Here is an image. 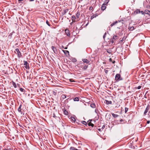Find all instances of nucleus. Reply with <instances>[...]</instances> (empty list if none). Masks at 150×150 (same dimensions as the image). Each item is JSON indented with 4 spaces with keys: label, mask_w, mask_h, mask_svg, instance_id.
<instances>
[{
    "label": "nucleus",
    "mask_w": 150,
    "mask_h": 150,
    "mask_svg": "<svg viewBox=\"0 0 150 150\" xmlns=\"http://www.w3.org/2000/svg\"><path fill=\"white\" fill-rule=\"evenodd\" d=\"M119 38V36L114 35L113 38L110 40V41L111 42L112 44H113L115 41V40H117Z\"/></svg>",
    "instance_id": "f257e3e1"
},
{
    "label": "nucleus",
    "mask_w": 150,
    "mask_h": 150,
    "mask_svg": "<svg viewBox=\"0 0 150 150\" xmlns=\"http://www.w3.org/2000/svg\"><path fill=\"white\" fill-rule=\"evenodd\" d=\"M123 79L121 77L120 75V74H117L115 76V80L117 81H119L122 80Z\"/></svg>",
    "instance_id": "f03ea898"
},
{
    "label": "nucleus",
    "mask_w": 150,
    "mask_h": 150,
    "mask_svg": "<svg viewBox=\"0 0 150 150\" xmlns=\"http://www.w3.org/2000/svg\"><path fill=\"white\" fill-rule=\"evenodd\" d=\"M24 65V67L27 69H30V67L29 66V64L26 61H23Z\"/></svg>",
    "instance_id": "7ed1b4c3"
},
{
    "label": "nucleus",
    "mask_w": 150,
    "mask_h": 150,
    "mask_svg": "<svg viewBox=\"0 0 150 150\" xmlns=\"http://www.w3.org/2000/svg\"><path fill=\"white\" fill-rule=\"evenodd\" d=\"M16 51L17 52V56L18 58H20L22 57V55L21 54L18 49L16 48Z\"/></svg>",
    "instance_id": "20e7f679"
},
{
    "label": "nucleus",
    "mask_w": 150,
    "mask_h": 150,
    "mask_svg": "<svg viewBox=\"0 0 150 150\" xmlns=\"http://www.w3.org/2000/svg\"><path fill=\"white\" fill-rule=\"evenodd\" d=\"M150 109V106L148 105L147 106V107L144 112V115H146V113L149 111V110Z\"/></svg>",
    "instance_id": "39448f33"
},
{
    "label": "nucleus",
    "mask_w": 150,
    "mask_h": 150,
    "mask_svg": "<svg viewBox=\"0 0 150 150\" xmlns=\"http://www.w3.org/2000/svg\"><path fill=\"white\" fill-rule=\"evenodd\" d=\"M52 49L53 50L54 52L57 54L58 53V51L56 47L54 46H52L51 47Z\"/></svg>",
    "instance_id": "423d86ee"
},
{
    "label": "nucleus",
    "mask_w": 150,
    "mask_h": 150,
    "mask_svg": "<svg viewBox=\"0 0 150 150\" xmlns=\"http://www.w3.org/2000/svg\"><path fill=\"white\" fill-rule=\"evenodd\" d=\"M88 65H86L83 64L81 65V67L84 70H86L88 68Z\"/></svg>",
    "instance_id": "0eeeda50"
},
{
    "label": "nucleus",
    "mask_w": 150,
    "mask_h": 150,
    "mask_svg": "<svg viewBox=\"0 0 150 150\" xmlns=\"http://www.w3.org/2000/svg\"><path fill=\"white\" fill-rule=\"evenodd\" d=\"M65 32L66 35L68 36H70V33L69 31V30L67 29H65Z\"/></svg>",
    "instance_id": "6e6552de"
},
{
    "label": "nucleus",
    "mask_w": 150,
    "mask_h": 150,
    "mask_svg": "<svg viewBox=\"0 0 150 150\" xmlns=\"http://www.w3.org/2000/svg\"><path fill=\"white\" fill-rule=\"evenodd\" d=\"M87 124L88 126H91L92 127H93L94 126V125L91 122V121H89V120L88 121Z\"/></svg>",
    "instance_id": "1a4fd4ad"
},
{
    "label": "nucleus",
    "mask_w": 150,
    "mask_h": 150,
    "mask_svg": "<svg viewBox=\"0 0 150 150\" xmlns=\"http://www.w3.org/2000/svg\"><path fill=\"white\" fill-rule=\"evenodd\" d=\"M82 60L84 63L87 64H88L90 62L89 61L86 59H83Z\"/></svg>",
    "instance_id": "9d476101"
},
{
    "label": "nucleus",
    "mask_w": 150,
    "mask_h": 150,
    "mask_svg": "<svg viewBox=\"0 0 150 150\" xmlns=\"http://www.w3.org/2000/svg\"><path fill=\"white\" fill-rule=\"evenodd\" d=\"M106 8V5H104V4H103L102 6L101 7V9L102 10L104 11V10Z\"/></svg>",
    "instance_id": "9b49d317"
},
{
    "label": "nucleus",
    "mask_w": 150,
    "mask_h": 150,
    "mask_svg": "<svg viewBox=\"0 0 150 150\" xmlns=\"http://www.w3.org/2000/svg\"><path fill=\"white\" fill-rule=\"evenodd\" d=\"M140 10L139 9H137L134 11V14H136L139 13H140Z\"/></svg>",
    "instance_id": "f8f14e48"
},
{
    "label": "nucleus",
    "mask_w": 150,
    "mask_h": 150,
    "mask_svg": "<svg viewBox=\"0 0 150 150\" xmlns=\"http://www.w3.org/2000/svg\"><path fill=\"white\" fill-rule=\"evenodd\" d=\"M76 18L74 15L72 16V20L73 22H75V19Z\"/></svg>",
    "instance_id": "ddd939ff"
},
{
    "label": "nucleus",
    "mask_w": 150,
    "mask_h": 150,
    "mask_svg": "<svg viewBox=\"0 0 150 150\" xmlns=\"http://www.w3.org/2000/svg\"><path fill=\"white\" fill-rule=\"evenodd\" d=\"M21 107L22 105L21 104L19 105V107L18 110V112H21V110L22 109H21Z\"/></svg>",
    "instance_id": "4468645a"
},
{
    "label": "nucleus",
    "mask_w": 150,
    "mask_h": 150,
    "mask_svg": "<svg viewBox=\"0 0 150 150\" xmlns=\"http://www.w3.org/2000/svg\"><path fill=\"white\" fill-rule=\"evenodd\" d=\"M111 114H112V116L114 118H116V117H118L119 116V115H118L116 114H115L113 113H111Z\"/></svg>",
    "instance_id": "2eb2a0df"
},
{
    "label": "nucleus",
    "mask_w": 150,
    "mask_h": 150,
    "mask_svg": "<svg viewBox=\"0 0 150 150\" xmlns=\"http://www.w3.org/2000/svg\"><path fill=\"white\" fill-rule=\"evenodd\" d=\"M71 121L72 122H74L76 121L75 118L73 117H71Z\"/></svg>",
    "instance_id": "dca6fc26"
},
{
    "label": "nucleus",
    "mask_w": 150,
    "mask_h": 150,
    "mask_svg": "<svg viewBox=\"0 0 150 150\" xmlns=\"http://www.w3.org/2000/svg\"><path fill=\"white\" fill-rule=\"evenodd\" d=\"M105 101L106 102V103L107 104H112V101H108L107 100H105Z\"/></svg>",
    "instance_id": "f3484780"
},
{
    "label": "nucleus",
    "mask_w": 150,
    "mask_h": 150,
    "mask_svg": "<svg viewBox=\"0 0 150 150\" xmlns=\"http://www.w3.org/2000/svg\"><path fill=\"white\" fill-rule=\"evenodd\" d=\"M126 38V36H124L122 38V40H121L120 42H120H122L124 41H125Z\"/></svg>",
    "instance_id": "a211bd4d"
},
{
    "label": "nucleus",
    "mask_w": 150,
    "mask_h": 150,
    "mask_svg": "<svg viewBox=\"0 0 150 150\" xmlns=\"http://www.w3.org/2000/svg\"><path fill=\"white\" fill-rule=\"evenodd\" d=\"M62 51L64 52V53L65 54H68V55H69V52L67 50H63Z\"/></svg>",
    "instance_id": "6ab92c4d"
},
{
    "label": "nucleus",
    "mask_w": 150,
    "mask_h": 150,
    "mask_svg": "<svg viewBox=\"0 0 150 150\" xmlns=\"http://www.w3.org/2000/svg\"><path fill=\"white\" fill-rule=\"evenodd\" d=\"M97 16H98V15L97 14H94L91 16V19H92L96 17Z\"/></svg>",
    "instance_id": "aec40b11"
},
{
    "label": "nucleus",
    "mask_w": 150,
    "mask_h": 150,
    "mask_svg": "<svg viewBox=\"0 0 150 150\" xmlns=\"http://www.w3.org/2000/svg\"><path fill=\"white\" fill-rule=\"evenodd\" d=\"M91 107L92 108H95L96 107V105L94 103H92L90 105Z\"/></svg>",
    "instance_id": "412c9836"
},
{
    "label": "nucleus",
    "mask_w": 150,
    "mask_h": 150,
    "mask_svg": "<svg viewBox=\"0 0 150 150\" xmlns=\"http://www.w3.org/2000/svg\"><path fill=\"white\" fill-rule=\"evenodd\" d=\"M80 15V13L78 11L77 13L76 14V16L77 18H79V16Z\"/></svg>",
    "instance_id": "4be33fe9"
},
{
    "label": "nucleus",
    "mask_w": 150,
    "mask_h": 150,
    "mask_svg": "<svg viewBox=\"0 0 150 150\" xmlns=\"http://www.w3.org/2000/svg\"><path fill=\"white\" fill-rule=\"evenodd\" d=\"M117 23V21H116L115 22L113 23H112L110 25V26L111 27H112V26H113L115 24Z\"/></svg>",
    "instance_id": "5701e85b"
},
{
    "label": "nucleus",
    "mask_w": 150,
    "mask_h": 150,
    "mask_svg": "<svg viewBox=\"0 0 150 150\" xmlns=\"http://www.w3.org/2000/svg\"><path fill=\"white\" fill-rule=\"evenodd\" d=\"M109 1V0H105V2H104L103 4L106 5L108 4Z\"/></svg>",
    "instance_id": "b1692460"
},
{
    "label": "nucleus",
    "mask_w": 150,
    "mask_h": 150,
    "mask_svg": "<svg viewBox=\"0 0 150 150\" xmlns=\"http://www.w3.org/2000/svg\"><path fill=\"white\" fill-rule=\"evenodd\" d=\"M74 100V101H79V98L78 97H76L75 98H74L73 99Z\"/></svg>",
    "instance_id": "393cba45"
},
{
    "label": "nucleus",
    "mask_w": 150,
    "mask_h": 150,
    "mask_svg": "<svg viewBox=\"0 0 150 150\" xmlns=\"http://www.w3.org/2000/svg\"><path fill=\"white\" fill-rule=\"evenodd\" d=\"M15 33V32L14 31H13L12 32H11V33H10L9 34V35H8V36L10 37V38H11L12 35L13 34V33Z\"/></svg>",
    "instance_id": "a878e982"
},
{
    "label": "nucleus",
    "mask_w": 150,
    "mask_h": 150,
    "mask_svg": "<svg viewBox=\"0 0 150 150\" xmlns=\"http://www.w3.org/2000/svg\"><path fill=\"white\" fill-rule=\"evenodd\" d=\"M61 97L63 99H64L66 98V96L65 95L63 94L61 96Z\"/></svg>",
    "instance_id": "bb28decb"
},
{
    "label": "nucleus",
    "mask_w": 150,
    "mask_h": 150,
    "mask_svg": "<svg viewBox=\"0 0 150 150\" xmlns=\"http://www.w3.org/2000/svg\"><path fill=\"white\" fill-rule=\"evenodd\" d=\"M129 30L131 31H132L134 29V27L133 26H132L130 27H129Z\"/></svg>",
    "instance_id": "cd10ccee"
},
{
    "label": "nucleus",
    "mask_w": 150,
    "mask_h": 150,
    "mask_svg": "<svg viewBox=\"0 0 150 150\" xmlns=\"http://www.w3.org/2000/svg\"><path fill=\"white\" fill-rule=\"evenodd\" d=\"M68 10H69V9H66L65 10H64V13L63 14L64 15L65 14L67 13L68 12Z\"/></svg>",
    "instance_id": "c85d7f7f"
},
{
    "label": "nucleus",
    "mask_w": 150,
    "mask_h": 150,
    "mask_svg": "<svg viewBox=\"0 0 150 150\" xmlns=\"http://www.w3.org/2000/svg\"><path fill=\"white\" fill-rule=\"evenodd\" d=\"M12 85L15 88H16L17 86L15 82H13L12 83Z\"/></svg>",
    "instance_id": "c756f323"
},
{
    "label": "nucleus",
    "mask_w": 150,
    "mask_h": 150,
    "mask_svg": "<svg viewBox=\"0 0 150 150\" xmlns=\"http://www.w3.org/2000/svg\"><path fill=\"white\" fill-rule=\"evenodd\" d=\"M81 123H82L84 125H86L87 124V123L85 121H81Z\"/></svg>",
    "instance_id": "7c9ffc66"
},
{
    "label": "nucleus",
    "mask_w": 150,
    "mask_h": 150,
    "mask_svg": "<svg viewBox=\"0 0 150 150\" xmlns=\"http://www.w3.org/2000/svg\"><path fill=\"white\" fill-rule=\"evenodd\" d=\"M72 61H73V62H76L77 60L75 58H73V59H72Z\"/></svg>",
    "instance_id": "2f4dec72"
},
{
    "label": "nucleus",
    "mask_w": 150,
    "mask_h": 150,
    "mask_svg": "<svg viewBox=\"0 0 150 150\" xmlns=\"http://www.w3.org/2000/svg\"><path fill=\"white\" fill-rule=\"evenodd\" d=\"M128 110V108H125V113H126L127 112V111Z\"/></svg>",
    "instance_id": "473e14b6"
},
{
    "label": "nucleus",
    "mask_w": 150,
    "mask_h": 150,
    "mask_svg": "<svg viewBox=\"0 0 150 150\" xmlns=\"http://www.w3.org/2000/svg\"><path fill=\"white\" fill-rule=\"evenodd\" d=\"M64 112L65 115H67L68 114V112L67 111H66L65 110L64 111Z\"/></svg>",
    "instance_id": "72a5a7b5"
},
{
    "label": "nucleus",
    "mask_w": 150,
    "mask_h": 150,
    "mask_svg": "<svg viewBox=\"0 0 150 150\" xmlns=\"http://www.w3.org/2000/svg\"><path fill=\"white\" fill-rule=\"evenodd\" d=\"M106 32H105V33H104V35H103V39H105V37H106Z\"/></svg>",
    "instance_id": "f704fd0d"
},
{
    "label": "nucleus",
    "mask_w": 150,
    "mask_h": 150,
    "mask_svg": "<svg viewBox=\"0 0 150 150\" xmlns=\"http://www.w3.org/2000/svg\"><path fill=\"white\" fill-rule=\"evenodd\" d=\"M46 23L49 26L50 25L49 22L47 20L46 21Z\"/></svg>",
    "instance_id": "c9c22d12"
},
{
    "label": "nucleus",
    "mask_w": 150,
    "mask_h": 150,
    "mask_svg": "<svg viewBox=\"0 0 150 150\" xmlns=\"http://www.w3.org/2000/svg\"><path fill=\"white\" fill-rule=\"evenodd\" d=\"M141 88V86H138L137 87H136V88H137L138 89H140Z\"/></svg>",
    "instance_id": "e433bc0d"
},
{
    "label": "nucleus",
    "mask_w": 150,
    "mask_h": 150,
    "mask_svg": "<svg viewBox=\"0 0 150 150\" xmlns=\"http://www.w3.org/2000/svg\"><path fill=\"white\" fill-rule=\"evenodd\" d=\"M93 9V7L92 6H90L89 8V10L90 11H92Z\"/></svg>",
    "instance_id": "4c0bfd02"
},
{
    "label": "nucleus",
    "mask_w": 150,
    "mask_h": 150,
    "mask_svg": "<svg viewBox=\"0 0 150 150\" xmlns=\"http://www.w3.org/2000/svg\"><path fill=\"white\" fill-rule=\"evenodd\" d=\"M20 91L21 92H23L24 89L22 88H21L20 89Z\"/></svg>",
    "instance_id": "58836bf2"
},
{
    "label": "nucleus",
    "mask_w": 150,
    "mask_h": 150,
    "mask_svg": "<svg viewBox=\"0 0 150 150\" xmlns=\"http://www.w3.org/2000/svg\"><path fill=\"white\" fill-rule=\"evenodd\" d=\"M140 13L142 14V15H143L144 14V12L143 11H140Z\"/></svg>",
    "instance_id": "ea45409f"
},
{
    "label": "nucleus",
    "mask_w": 150,
    "mask_h": 150,
    "mask_svg": "<svg viewBox=\"0 0 150 150\" xmlns=\"http://www.w3.org/2000/svg\"><path fill=\"white\" fill-rule=\"evenodd\" d=\"M69 81L71 82H72L74 81L73 80V79H69Z\"/></svg>",
    "instance_id": "a19ab883"
},
{
    "label": "nucleus",
    "mask_w": 150,
    "mask_h": 150,
    "mask_svg": "<svg viewBox=\"0 0 150 150\" xmlns=\"http://www.w3.org/2000/svg\"><path fill=\"white\" fill-rule=\"evenodd\" d=\"M108 70H105V72L106 74H107L108 73Z\"/></svg>",
    "instance_id": "79ce46f5"
},
{
    "label": "nucleus",
    "mask_w": 150,
    "mask_h": 150,
    "mask_svg": "<svg viewBox=\"0 0 150 150\" xmlns=\"http://www.w3.org/2000/svg\"><path fill=\"white\" fill-rule=\"evenodd\" d=\"M98 111V110L97 109H96L95 110V112L96 113H97V112Z\"/></svg>",
    "instance_id": "37998d69"
},
{
    "label": "nucleus",
    "mask_w": 150,
    "mask_h": 150,
    "mask_svg": "<svg viewBox=\"0 0 150 150\" xmlns=\"http://www.w3.org/2000/svg\"><path fill=\"white\" fill-rule=\"evenodd\" d=\"M150 123V121L148 120L147 121V123L148 124H149Z\"/></svg>",
    "instance_id": "c03bdc74"
},
{
    "label": "nucleus",
    "mask_w": 150,
    "mask_h": 150,
    "mask_svg": "<svg viewBox=\"0 0 150 150\" xmlns=\"http://www.w3.org/2000/svg\"><path fill=\"white\" fill-rule=\"evenodd\" d=\"M105 125H103L102 127V128L103 129L105 127Z\"/></svg>",
    "instance_id": "a18cd8bd"
},
{
    "label": "nucleus",
    "mask_w": 150,
    "mask_h": 150,
    "mask_svg": "<svg viewBox=\"0 0 150 150\" xmlns=\"http://www.w3.org/2000/svg\"><path fill=\"white\" fill-rule=\"evenodd\" d=\"M110 62H112V59L111 58H110L109 60Z\"/></svg>",
    "instance_id": "49530a36"
},
{
    "label": "nucleus",
    "mask_w": 150,
    "mask_h": 150,
    "mask_svg": "<svg viewBox=\"0 0 150 150\" xmlns=\"http://www.w3.org/2000/svg\"><path fill=\"white\" fill-rule=\"evenodd\" d=\"M53 117H56V116H55V115L54 114L53 115Z\"/></svg>",
    "instance_id": "de8ad7c7"
},
{
    "label": "nucleus",
    "mask_w": 150,
    "mask_h": 150,
    "mask_svg": "<svg viewBox=\"0 0 150 150\" xmlns=\"http://www.w3.org/2000/svg\"><path fill=\"white\" fill-rule=\"evenodd\" d=\"M123 120H122V119H121L120 120V122H123Z\"/></svg>",
    "instance_id": "09e8293b"
},
{
    "label": "nucleus",
    "mask_w": 150,
    "mask_h": 150,
    "mask_svg": "<svg viewBox=\"0 0 150 150\" xmlns=\"http://www.w3.org/2000/svg\"><path fill=\"white\" fill-rule=\"evenodd\" d=\"M149 114H150V110L148 111V115H149Z\"/></svg>",
    "instance_id": "8fccbe9b"
},
{
    "label": "nucleus",
    "mask_w": 150,
    "mask_h": 150,
    "mask_svg": "<svg viewBox=\"0 0 150 150\" xmlns=\"http://www.w3.org/2000/svg\"><path fill=\"white\" fill-rule=\"evenodd\" d=\"M115 61H113L112 62V63L113 64H114L115 63Z\"/></svg>",
    "instance_id": "3c124183"
},
{
    "label": "nucleus",
    "mask_w": 150,
    "mask_h": 150,
    "mask_svg": "<svg viewBox=\"0 0 150 150\" xmlns=\"http://www.w3.org/2000/svg\"><path fill=\"white\" fill-rule=\"evenodd\" d=\"M23 0H18V1H23Z\"/></svg>",
    "instance_id": "603ef678"
},
{
    "label": "nucleus",
    "mask_w": 150,
    "mask_h": 150,
    "mask_svg": "<svg viewBox=\"0 0 150 150\" xmlns=\"http://www.w3.org/2000/svg\"><path fill=\"white\" fill-rule=\"evenodd\" d=\"M34 1V0H29V1Z\"/></svg>",
    "instance_id": "864d4df0"
},
{
    "label": "nucleus",
    "mask_w": 150,
    "mask_h": 150,
    "mask_svg": "<svg viewBox=\"0 0 150 150\" xmlns=\"http://www.w3.org/2000/svg\"><path fill=\"white\" fill-rule=\"evenodd\" d=\"M64 49H67V47H66L64 48Z\"/></svg>",
    "instance_id": "5fc2aeb1"
},
{
    "label": "nucleus",
    "mask_w": 150,
    "mask_h": 150,
    "mask_svg": "<svg viewBox=\"0 0 150 150\" xmlns=\"http://www.w3.org/2000/svg\"><path fill=\"white\" fill-rule=\"evenodd\" d=\"M62 48H64V47L63 46H62Z\"/></svg>",
    "instance_id": "6e6d98bb"
},
{
    "label": "nucleus",
    "mask_w": 150,
    "mask_h": 150,
    "mask_svg": "<svg viewBox=\"0 0 150 150\" xmlns=\"http://www.w3.org/2000/svg\"><path fill=\"white\" fill-rule=\"evenodd\" d=\"M98 130L99 131H100V129H98Z\"/></svg>",
    "instance_id": "4d7b16f0"
},
{
    "label": "nucleus",
    "mask_w": 150,
    "mask_h": 150,
    "mask_svg": "<svg viewBox=\"0 0 150 150\" xmlns=\"http://www.w3.org/2000/svg\"><path fill=\"white\" fill-rule=\"evenodd\" d=\"M9 149V150H11V149L10 148H9V149Z\"/></svg>",
    "instance_id": "13d9d810"
},
{
    "label": "nucleus",
    "mask_w": 150,
    "mask_h": 150,
    "mask_svg": "<svg viewBox=\"0 0 150 150\" xmlns=\"http://www.w3.org/2000/svg\"><path fill=\"white\" fill-rule=\"evenodd\" d=\"M5 150H9V149H5Z\"/></svg>",
    "instance_id": "bf43d9fd"
},
{
    "label": "nucleus",
    "mask_w": 150,
    "mask_h": 150,
    "mask_svg": "<svg viewBox=\"0 0 150 150\" xmlns=\"http://www.w3.org/2000/svg\"><path fill=\"white\" fill-rule=\"evenodd\" d=\"M107 52L108 53H110V52H108V51H107Z\"/></svg>",
    "instance_id": "052dcab7"
},
{
    "label": "nucleus",
    "mask_w": 150,
    "mask_h": 150,
    "mask_svg": "<svg viewBox=\"0 0 150 150\" xmlns=\"http://www.w3.org/2000/svg\"><path fill=\"white\" fill-rule=\"evenodd\" d=\"M69 14L70 15L71 14L70 13H69Z\"/></svg>",
    "instance_id": "680f3d73"
}]
</instances>
